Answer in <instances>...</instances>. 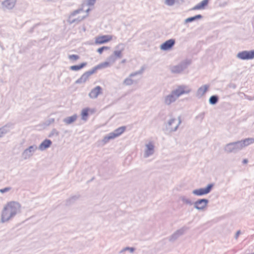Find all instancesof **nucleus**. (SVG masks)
<instances>
[{"instance_id":"1","label":"nucleus","mask_w":254,"mask_h":254,"mask_svg":"<svg viewBox=\"0 0 254 254\" xmlns=\"http://www.w3.org/2000/svg\"><path fill=\"white\" fill-rule=\"evenodd\" d=\"M21 205L17 201H11L7 202L3 207L1 213L0 221L5 223L12 219L21 212Z\"/></svg>"},{"instance_id":"2","label":"nucleus","mask_w":254,"mask_h":254,"mask_svg":"<svg viewBox=\"0 0 254 254\" xmlns=\"http://www.w3.org/2000/svg\"><path fill=\"white\" fill-rule=\"evenodd\" d=\"M192 92L191 88L188 85L181 84L172 90L169 94L164 97V103L167 106H170L175 102L182 95L189 94Z\"/></svg>"},{"instance_id":"3","label":"nucleus","mask_w":254,"mask_h":254,"mask_svg":"<svg viewBox=\"0 0 254 254\" xmlns=\"http://www.w3.org/2000/svg\"><path fill=\"white\" fill-rule=\"evenodd\" d=\"M254 143V138H247L226 144L224 147V150L227 153H236Z\"/></svg>"},{"instance_id":"4","label":"nucleus","mask_w":254,"mask_h":254,"mask_svg":"<svg viewBox=\"0 0 254 254\" xmlns=\"http://www.w3.org/2000/svg\"><path fill=\"white\" fill-rule=\"evenodd\" d=\"M125 130V128H117L114 132L109 133L105 136L104 138L100 141V145L104 146L110 140L113 139L122 134Z\"/></svg>"},{"instance_id":"5","label":"nucleus","mask_w":254,"mask_h":254,"mask_svg":"<svg viewBox=\"0 0 254 254\" xmlns=\"http://www.w3.org/2000/svg\"><path fill=\"white\" fill-rule=\"evenodd\" d=\"M190 64V63L189 61L185 60L176 65L172 66L170 67V70L173 73L180 74L182 73L183 71L187 68Z\"/></svg>"},{"instance_id":"6","label":"nucleus","mask_w":254,"mask_h":254,"mask_svg":"<svg viewBox=\"0 0 254 254\" xmlns=\"http://www.w3.org/2000/svg\"><path fill=\"white\" fill-rule=\"evenodd\" d=\"M144 71V68L141 67V68L135 72L131 73L126 78L124 81L123 84L126 86H129L131 85L134 83H137V81L134 80L132 79V77L137 75H141L143 73Z\"/></svg>"},{"instance_id":"7","label":"nucleus","mask_w":254,"mask_h":254,"mask_svg":"<svg viewBox=\"0 0 254 254\" xmlns=\"http://www.w3.org/2000/svg\"><path fill=\"white\" fill-rule=\"evenodd\" d=\"M236 58L241 60H250L254 59V50L240 52L237 54Z\"/></svg>"},{"instance_id":"8","label":"nucleus","mask_w":254,"mask_h":254,"mask_svg":"<svg viewBox=\"0 0 254 254\" xmlns=\"http://www.w3.org/2000/svg\"><path fill=\"white\" fill-rule=\"evenodd\" d=\"M38 147L36 145L30 146L28 148L25 149L21 154L22 158L24 160L30 159L37 150Z\"/></svg>"},{"instance_id":"9","label":"nucleus","mask_w":254,"mask_h":254,"mask_svg":"<svg viewBox=\"0 0 254 254\" xmlns=\"http://www.w3.org/2000/svg\"><path fill=\"white\" fill-rule=\"evenodd\" d=\"M17 0H4L1 3V7L3 11L12 10L15 6Z\"/></svg>"},{"instance_id":"10","label":"nucleus","mask_w":254,"mask_h":254,"mask_svg":"<svg viewBox=\"0 0 254 254\" xmlns=\"http://www.w3.org/2000/svg\"><path fill=\"white\" fill-rule=\"evenodd\" d=\"M213 187V184H208L205 188H200L194 190L192 193L195 195L202 196L209 193L211 191Z\"/></svg>"},{"instance_id":"11","label":"nucleus","mask_w":254,"mask_h":254,"mask_svg":"<svg viewBox=\"0 0 254 254\" xmlns=\"http://www.w3.org/2000/svg\"><path fill=\"white\" fill-rule=\"evenodd\" d=\"M209 200L207 199L202 198L198 199L193 203L194 208L199 211H203L206 208Z\"/></svg>"},{"instance_id":"12","label":"nucleus","mask_w":254,"mask_h":254,"mask_svg":"<svg viewBox=\"0 0 254 254\" xmlns=\"http://www.w3.org/2000/svg\"><path fill=\"white\" fill-rule=\"evenodd\" d=\"M188 228L184 226L180 229L176 231L173 234H172L169 238V241L171 242H174L176 241L180 236L183 235L187 230Z\"/></svg>"},{"instance_id":"13","label":"nucleus","mask_w":254,"mask_h":254,"mask_svg":"<svg viewBox=\"0 0 254 254\" xmlns=\"http://www.w3.org/2000/svg\"><path fill=\"white\" fill-rule=\"evenodd\" d=\"M154 145L152 142H149L145 145L144 157L148 158L154 153Z\"/></svg>"},{"instance_id":"14","label":"nucleus","mask_w":254,"mask_h":254,"mask_svg":"<svg viewBox=\"0 0 254 254\" xmlns=\"http://www.w3.org/2000/svg\"><path fill=\"white\" fill-rule=\"evenodd\" d=\"M93 68L84 73L81 77L75 81L76 84H81L85 83L89 78V76L95 73Z\"/></svg>"},{"instance_id":"15","label":"nucleus","mask_w":254,"mask_h":254,"mask_svg":"<svg viewBox=\"0 0 254 254\" xmlns=\"http://www.w3.org/2000/svg\"><path fill=\"white\" fill-rule=\"evenodd\" d=\"M112 39V36L109 35H105L98 36L95 38V43L97 45H101L106 43Z\"/></svg>"},{"instance_id":"16","label":"nucleus","mask_w":254,"mask_h":254,"mask_svg":"<svg viewBox=\"0 0 254 254\" xmlns=\"http://www.w3.org/2000/svg\"><path fill=\"white\" fill-rule=\"evenodd\" d=\"M125 48V45L122 43L119 44L115 47V50L114 51L113 55L115 56V58L117 59H120L122 57V52L124 51Z\"/></svg>"},{"instance_id":"17","label":"nucleus","mask_w":254,"mask_h":254,"mask_svg":"<svg viewBox=\"0 0 254 254\" xmlns=\"http://www.w3.org/2000/svg\"><path fill=\"white\" fill-rule=\"evenodd\" d=\"M209 88V85L207 84L203 85L199 87L195 93V96L200 99L203 97Z\"/></svg>"},{"instance_id":"18","label":"nucleus","mask_w":254,"mask_h":254,"mask_svg":"<svg viewBox=\"0 0 254 254\" xmlns=\"http://www.w3.org/2000/svg\"><path fill=\"white\" fill-rule=\"evenodd\" d=\"M175 44V40L174 39H170L167 40L160 46V49L163 51H167L171 49Z\"/></svg>"},{"instance_id":"19","label":"nucleus","mask_w":254,"mask_h":254,"mask_svg":"<svg viewBox=\"0 0 254 254\" xmlns=\"http://www.w3.org/2000/svg\"><path fill=\"white\" fill-rule=\"evenodd\" d=\"M102 93V88L100 86H97L91 90L88 96L91 99H96Z\"/></svg>"},{"instance_id":"20","label":"nucleus","mask_w":254,"mask_h":254,"mask_svg":"<svg viewBox=\"0 0 254 254\" xmlns=\"http://www.w3.org/2000/svg\"><path fill=\"white\" fill-rule=\"evenodd\" d=\"M78 118L77 114H74L71 116L64 118L63 121L65 125H69L75 122Z\"/></svg>"},{"instance_id":"21","label":"nucleus","mask_w":254,"mask_h":254,"mask_svg":"<svg viewBox=\"0 0 254 254\" xmlns=\"http://www.w3.org/2000/svg\"><path fill=\"white\" fill-rule=\"evenodd\" d=\"M181 123L180 117L178 118H172L168 122L169 126H173L174 127H179Z\"/></svg>"},{"instance_id":"22","label":"nucleus","mask_w":254,"mask_h":254,"mask_svg":"<svg viewBox=\"0 0 254 254\" xmlns=\"http://www.w3.org/2000/svg\"><path fill=\"white\" fill-rule=\"evenodd\" d=\"M52 141L49 139L44 140L39 146V149L43 151L49 148L52 144Z\"/></svg>"},{"instance_id":"23","label":"nucleus","mask_w":254,"mask_h":254,"mask_svg":"<svg viewBox=\"0 0 254 254\" xmlns=\"http://www.w3.org/2000/svg\"><path fill=\"white\" fill-rule=\"evenodd\" d=\"M208 0H203L200 3H198L196 5H195L193 8L192 10H199V9H203L205 8V7L207 5L208 3Z\"/></svg>"},{"instance_id":"24","label":"nucleus","mask_w":254,"mask_h":254,"mask_svg":"<svg viewBox=\"0 0 254 254\" xmlns=\"http://www.w3.org/2000/svg\"><path fill=\"white\" fill-rule=\"evenodd\" d=\"M111 66V65H110V64L106 60V61L100 63V64L94 67L93 68L95 71H96L98 69L106 68L110 67Z\"/></svg>"},{"instance_id":"25","label":"nucleus","mask_w":254,"mask_h":254,"mask_svg":"<svg viewBox=\"0 0 254 254\" xmlns=\"http://www.w3.org/2000/svg\"><path fill=\"white\" fill-rule=\"evenodd\" d=\"M89 108H84L82 110L81 112V119L84 121H86L88 118V113H89Z\"/></svg>"},{"instance_id":"26","label":"nucleus","mask_w":254,"mask_h":254,"mask_svg":"<svg viewBox=\"0 0 254 254\" xmlns=\"http://www.w3.org/2000/svg\"><path fill=\"white\" fill-rule=\"evenodd\" d=\"M87 64V63L84 62L78 65H72L69 67V69L73 71H77L81 68H83L84 66H85Z\"/></svg>"},{"instance_id":"27","label":"nucleus","mask_w":254,"mask_h":254,"mask_svg":"<svg viewBox=\"0 0 254 254\" xmlns=\"http://www.w3.org/2000/svg\"><path fill=\"white\" fill-rule=\"evenodd\" d=\"M72 17L73 16H71L70 15L67 20V22L70 24H72L73 23H78L79 22L82 21L85 17V16H83L82 17H79L77 18L73 19V18H72Z\"/></svg>"},{"instance_id":"28","label":"nucleus","mask_w":254,"mask_h":254,"mask_svg":"<svg viewBox=\"0 0 254 254\" xmlns=\"http://www.w3.org/2000/svg\"><path fill=\"white\" fill-rule=\"evenodd\" d=\"M202 16L200 14H198L196 15H195L194 16L190 17L185 19V23H189V22H191L192 21H194L197 19H200L202 18Z\"/></svg>"},{"instance_id":"29","label":"nucleus","mask_w":254,"mask_h":254,"mask_svg":"<svg viewBox=\"0 0 254 254\" xmlns=\"http://www.w3.org/2000/svg\"><path fill=\"white\" fill-rule=\"evenodd\" d=\"M180 200L186 204L191 205L193 204V203L191 201V200L190 199L187 198L185 196H181L180 197Z\"/></svg>"},{"instance_id":"30","label":"nucleus","mask_w":254,"mask_h":254,"mask_svg":"<svg viewBox=\"0 0 254 254\" xmlns=\"http://www.w3.org/2000/svg\"><path fill=\"white\" fill-rule=\"evenodd\" d=\"M218 101V97L217 95L211 96L209 99V102L211 105H215Z\"/></svg>"},{"instance_id":"31","label":"nucleus","mask_w":254,"mask_h":254,"mask_svg":"<svg viewBox=\"0 0 254 254\" xmlns=\"http://www.w3.org/2000/svg\"><path fill=\"white\" fill-rule=\"evenodd\" d=\"M95 2L96 0H87L83 2L82 3V6L84 7L86 5L93 6L94 5Z\"/></svg>"},{"instance_id":"32","label":"nucleus","mask_w":254,"mask_h":254,"mask_svg":"<svg viewBox=\"0 0 254 254\" xmlns=\"http://www.w3.org/2000/svg\"><path fill=\"white\" fill-rule=\"evenodd\" d=\"M54 122H55V119L54 118L49 117L45 120V121L44 123V125L45 126H51L53 124Z\"/></svg>"},{"instance_id":"33","label":"nucleus","mask_w":254,"mask_h":254,"mask_svg":"<svg viewBox=\"0 0 254 254\" xmlns=\"http://www.w3.org/2000/svg\"><path fill=\"white\" fill-rule=\"evenodd\" d=\"M117 59L115 58V56L113 55L110 56L106 60V61L110 64V65H112L116 61Z\"/></svg>"},{"instance_id":"34","label":"nucleus","mask_w":254,"mask_h":254,"mask_svg":"<svg viewBox=\"0 0 254 254\" xmlns=\"http://www.w3.org/2000/svg\"><path fill=\"white\" fill-rule=\"evenodd\" d=\"M68 59L72 62H74L79 59V56L77 55H69Z\"/></svg>"},{"instance_id":"35","label":"nucleus","mask_w":254,"mask_h":254,"mask_svg":"<svg viewBox=\"0 0 254 254\" xmlns=\"http://www.w3.org/2000/svg\"><path fill=\"white\" fill-rule=\"evenodd\" d=\"M83 8H84V7H82L81 6V8H79L78 9H76L75 10H74V11H73L71 14H70V16H74L75 15H76V14H78V13H80L83 10Z\"/></svg>"},{"instance_id":"36","label":"nucleus","mask_w":254,"mask_h":254,"mask_svg":"<svg viewBox=\"0 0 254 254\" xmlns=\"http://www.w3.org/2000/svg\"><path fill=\"white\" fill-rule=\"evenodd\" d=\"M59 135L58 131H57V130L55 128H54L51 133L49 135V137H52L53 136H57Z\"/></svg>"},{"instance_id":"37","label":"nucleus","mask_w":254,"mask_h":254,"mask_svg":"<svg viewBox=\"0 0 254 254\" xmlns=\"http://www.w3.org/2000/svg\"><path fill=\"white\" fill-rule=\"evenodd\" d=\"M8 130L6 128H0V137L3 136Z\"/></svg>"},{"instance_id":"38","label":"nucleus","mask_w":254,"mask_h":254,"mask_svg":"<svg viewBox=\"0 0 254 254\" xmlns=\"http://www.w3.org/2000/svg\"><path fill=\"white\" fill-rule=\"evenodd\" d=\"M175 3V0H165V3L168 6H172Z\"/></svg>"},{"instance_id":"39","label":"nucleus","mask_w":254,"mask_h":254,"mask_svg":"<svg viewBox=\"0 0 254 254\" xmlns=\"http://www.w3.org/2000/svg\"><path fill=\"white\" fill-rule=\"evenodd\" d=\"M204 115H205V114L203 112L200 113L196 116V120H197L199 121H201L203 120V119L204 118Z\"/></svg>"},{"instance_id":"40","label":"nucleus","mask_w":254,"mask_h":254,"mask_svg":"<svg viewBox=\"0 0 254 254\" xmlns=\"http://www.w3.org/2000/svg\"><path fill=\"white\" fill-rule=\"evenodd\" d=\"M109 49V47H106V46H103L102 47H101L97 49V52L100 54H101L104 50H108Z\"/></svg>"},{"instance_id":"41","label":"nucleus","mask_w":254,"mask_h":254,"mask_svg":"<svg viewBox=\"0 0 254 254\" xmlns=\"http://www.w3.org/2000/svg\"><path fill=\"white\" fill-rule=\"evenodd\" d=\"M11 188L10 187H6L3 189H0V192L1 193H3L6 192H8L10 190H11Z\"/></svg>"},{"instance_id":"42","label":"nucleus","mask_w":254,"mask_h":254,"mask_svg":"<svg viewBox=\"0 0 254 254\" xmlns=\"http://www.w3.org/2000/svg\"><path fill=\"white\" fill-rule=\"evenodd\" d=\"M124 250L128 251L130 253H133L135 251V248L133 247H127L124 248Z\"/></svg>"},{"instance_id":"43","label":"nucleus","mask_w":254,"mask_h":254,"mask_svg":"<svg viewBox=\"0 0 254 254\" xmlns=\"http://www.w3.org/2000/svg\"><path fill=\"white\" fill-rule=\"evenodd\" d=\"M77 198H78L77 196H73L71 197V198H70L69 199L68 201L73 202V201L76 200Z\"/></svg>"},{"instance_id":"44","label":"nucleus","mask_w":254,"mask_h":254,"mask_svg":"<svg viewBox=\"0 0 254 254\" xmlns=\"http://www.w3.org/2000/svg\"><path fill=\"white\" fill-rule=\"evenodd\" d=\"M241 234V231L240 230H238L237 231L236 234H235V238L236 239H237L240 235V234Z\"/></svg>"},{"instance_id":"45","label":"nucleus","mask_w":254,"mask_h":254,"mask_svg":"<svg viewBox=\"0 0 254 254\" xmlns=\"http://www.w3.org/2000/svg\"><path fill=\"white\" fill-rule=\"evenodd\" d=\"M170 128H168V127H166V128H165L164 129V131L165 133H169V130H168V129H169Z\"/></svg>"},{"instance_id":"46","label":"nucleus","mask_w":254,"mask_h":254,"mask_svg":"<svg viewBox=\"0 0 254 254\" xmlns=\"http://www.w3.org/2000/svg\"><path fill=\"white\" fill-rule=\"evenodd\" d=\"M248 159H244V160H243V163L244 164H247V163H248Z\"/></svg>"},{"instance_id":"47","label":"nucleus","mask_w":254,"mask_h":254,"mask_svg":"<svg viewBox=\"0 0 254 254\" xmlns=\"http://www.w3.org/2000/svg\"><path fill=\"white\" fill-rule=\"evenodd\" d=\"M177 127L172 128V129L170 131H176L177 130Z\"/></svg>"},{"instance_id":"48","label":"nucleus","mask_w":254,"mask_h":254,"mask_svg":"<svg viewBox=\"0 0 254 254\" xmlns=\"http://www.w3.org/2000/svg\"><path fill=\"white\" fill-rule=\"evenodd\" d=\"M125 251H126V250H124V249H122V250L120 252V253H123V252H125Z\"/></svg>"},{"instance_id":"49","label":"nucleus","mask_w":254,"mask_h":254,"mask_svg":"<svg viewBox=\"0 0 254 254\" xmlns=\"http://www.w3.org/2000/svg\"><path fill=\"white\" fill-rule=\"evenodd\" d=\"M90 10V8H88L86 10V12L87 13H88Z\"/></svg>"},{"instance_id":"50","label":"nucleus","mask_w":254,"mask_h":254,"mask_svg":"<svg viewBox=\"0 0 254 254\" xmlns=\"http://www.w3.org/2000/svg\"><path fill=\"white\" fill-rule=\"evenodd\" d=\"M126 62V60H123L122 61V63H125Z\"/></svg>"}]
</instances>
